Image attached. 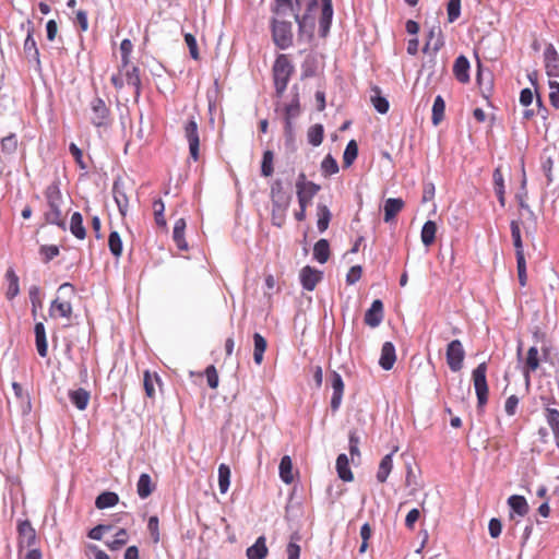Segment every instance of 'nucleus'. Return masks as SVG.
Returning <instances> with one entry per match:
<instances>
[{
  "label": "nucleus",
  "mask_w": 559,
  "mask_h": 559,
  "mask_svg": "<svg viewBox=\"0 0 559 559\" xmlns=\"http://www.w3.org/2000/svg\"><path fill=\"white\" fill-rule=\"evenodd\" d=\"M493 183H495V190L499 198L500 203L504 204V185H503V176L499 169H496L493 171Z\"/></svg>",
  "instance_id": "53"
},
{
  "label": "nucleus",
  "mask_w": 559,
  "mask_h": 559,
  "mask_svg": "<svg viewBox=\"0 0 559 559\" xmlns=\"http://www.w3.org/2000/svg\"><path fill=\"white\" fill-rule=\"evenodd\" d=\"M185 229L186 221L183 218H178L175 222L173 230V239L177 245H187L183 239Z\"/></svg>",
  "instance_id": "51"
},
{
  "label": "nucleus",
  "mask_w": 559,
  "mask_h": 559,
  "mask_svg": "<svg viewBox=\"0 0 559 559\" xmlns=\"http://www.w3.org/2000/svg\"><path fill=\"white\" fill-rule=\"evenodd\" d=\"M267 552L266 539L264 536H260L252 546L247 548L246 555L248 559H264Z\"/></svg>",
  "instance_id": "23"
},
{
  "label": "nucleus",
  "mask_w": 559,
  "mask_h": 559,
  "mask_svg": "<svg viewBox=\"0 0 559 559\" xmlns=\"http://www.w3.org/2000/svg\"><path fill=\"white\" fill-rule=\"evenodd\" d=\"M516 248V269H518V278L519 283L522 287H524L527 283V274H526V257H531L528 251H525V247H515Z\"/></svg>",
  "instance_id": "20"
},
{
  "label": "nucleus",
  "mask_w": 559,
  "mask_h": 559,
  "mask_svg": "<svg viewBox=\"0 0 559 559\" xmlns=\"http://www.w3.org/2000/svg\"><path fill=\"white\" fill-rule=\"evenodd\" d=\"M155 223L158 227L166 228V218L164 215L165 204L162 199H157L152 204Z\"/></svg>",
  "instance_id": "42"
},
{
  "label": "nucleus",
  "mask_w": 559,
  "mask_h": 559,
  "mask_svg": "<svg viewBox=\"0 0 559 559\" xmlns=\"http://www.w3.org/2000/svg\"><path fill=\"white\" fill-rule=\"evenodd\" d=\"M545 418L548 424V426L551 428H558L559 427V411L551 407L545 408Z\"/></svg>",
  "instance_id": "59"
},
{
  "label": "nucleus",
  "mask_w": 559,
  "mask_h": 559,
  "mask_svg": "<svg viewBox=\"0 0 559 559\" xmlns=\"http://www.w3.org/2000/svg\"><path fill=\"white\" fill-rule=\"evenodd\" d=\"M396 360L395 346L392 342H385L381 348L379 365L383 370H391Z\"/></svg>",
  "instance_id": "19"
},
{
  "label": "nucleus",
  "mask_w": 559,
  "mask_h": 559,
  "mask_svg": "<svg viewBox=\"0 0 559 559\" xmlns=\"http://www.w3.org/2000/svg\"><path fill=\"white\" fill-rule=\"evenodd\" d=\"M294 72L295 68L289 57L285 53L278 55L272 68L276 97L283 96Z\"/></svg>",
  "instance_id": "1"
},
{
  "label": "nucleus",
  "mask_w": 559,
  "mask_h": 559,
  "mask_svg": "<svg viewBox=\"0 0 559 559\" xmlns=\"http://www.w3.org/2000/svg\"><path fill=\"white\" fill-rule=\"evenodd\" d=\"M384 318V306L382 300L374 299L370 308L366 311L364 322L370 328L379 326Z\"/></svg>",
  "instance_id": "13"
},
{
  "label": "nucleus",
  "mask_w": 559,
  "mask_h": 559,
  "mask_svg": "<svg viewBox=\"0 0 559 559\" xmlns=\"http://www.w3.org/2000/svg\"><path fill=\"white\" fill-rule=\"evenodd\" d=\"M205 377H206L207 385L211 389H216L218 386V373H217L216 368L213 365L206 367Z\"/></svg>",
  "instance_id": "62"
},
{
  "label": "nucleus",
  "mask_w": 559,
  "mask_h": 559,
  "mask_svg": "<svg viewBox=\"0 0 559 559\" xmlns=\"http://www.w3.org/2000/svg\"><path fill=\"white\" fill-rule=\"evenodd\" d=\"M69 151H70L71 155L74 157L75 163L78 164V166L81 169H86L87 165L85 164V162L83 159V152H82V150L75 143H71L70 146H69Z\"/></svg>",
  "instance_id": "61"
},
{
  "label": "nucleus",
  "mask_w": 559,
  "mask_h": 559,
  "mask_svg": "<svg viewBox=\"0 0 559 559\" xmlns=\"http://www.w3.org/2000/svg\"><path fill=\"white\" fill-rule=\"evenodd\" d=\"M393 454L394 451L384 455L379 464V468L377 472V480L381 484L385 483L392 468H393Z\"/></svg>",
  "instance_id": "28"
},
{
  "label": "nucleus",
  "mask_w": 559,
  "mask_h": 559,
  "mask_svg": "<svg viewBox=\"0 0 559 559\" xmlns=\"http://www.w3.org/2000/svg\"><path fill=\"white\" fill-rule=\"evenodd\" d=\"M299 539L300 537L297 533L290 536V540L286 546L287 559H299L301 551L300 546L297 544Z\"/></svg>",
  "instance_id": "49"
},
{
  "label": "nucleus",
  "mask_w": 559,
  "mask_h": 559,
  "mask_svg": "<svg viewBox=\"0 0 559 559\" xmlns=\"http://www.w3.org/2000/svg\"><path fill=\"white\" fill-rule=\"evenodd\" d=\"M230 485V468L228 465L222 463L218 466V488L221 493H226Z\"/></svg>",
  "instance_id": "35"
},
{
  "label": "nucleus",
  "mask_w": 559,
  "mask_h": 559,
  "mask_svg": "<svg viewBox=\"0 0 559 559\" xmlns=\"http://www.w3.org/2000/svg\"><path fill=\"white\" fill-rule=\"evenodd\" d=\"M307 136L311 145L319 146L322 143L324 136L323 126L320 123L313 124L309 128Z\"/></svg>",
  "instance_id": "39"
},
{
  "label": "nucleus",
  "mask_w": 559,
  "mask_h": 559,
  "mask_svg": "<svg viewBox=\"0 0 559 559\" xmlns=\"http://www.w3.org/2000/svg\"><path fill=\"white\" fill-rule=\"evenodd\" d=\"M332 15H333L332 7H330L329 4L322 5V14H321L320 22H319L322 36H325L330 28Z\"/></svg>",
  "instance_id": "44"
},
{
  "label": "nucleus",
  "mask_w": 559,
  "mask_h": 559,
  "mask_svg": "<svg viewBox=\"0 0 559 559\" xmlns=\"http://www.w3.org/2000/svg\"><path fill=\"white\" fill-rule=\"evenodd\" d=\"M317 215H318V229L320 231H324L328 226H329V223L331 221V212L329 210V207L324 204H318V207H317Z\"/></svg>",
  "instance_id": "43"
},
{
  "label": "nucleus",
  "mask_w": 559,
  "mask_h": 559,
  "mask_svg": "<svg viewBox=\"0 0 559 559\" xmlns=\"http://www.w3.org/2000/svg\"><path fill=\"white\" fill-rule=\"evenodd\" d=\"M323 278V272L310 265H306L300 270L299 280L302 288L312 292L317 284Z\"/></svg>",
  "instance_id": "10"
},
{
  "label": "nucleus",
  "mask_w": 559,
  "mask_h": 559,
  "mask_svg": "<svg viewBox=\"0 0 559 559\" xmlns=\"http://www.w3.org/2000/svg\"><path fill=\"white\" fill-rule=\"evenodd\" d=\"M70 230L80 240L84 239L86 235L85 227L83 226V218L79 212L73 213L71 216Z\"/></svg>",
  "instance_id": "34"
},
{
  "label": "nucleus",
  "mask_w": 559,
  "mask_h": 559,
  "mask_svg": "<svg viewBox=\"0 0 559 559\" xmlns=\"http://www.w3.org/2000/svg\"><path fill=\"white\" fill-rule=\"evenodd\" d=\"M358 155V145L355 140H350L344 151L343 154V165L344 167H349Z\"/></svg>",
  "instance_id": "38"
},
{
  "label": "nucleus",
  "mask_w": 559,
  "mask_h": 559,
  "mask_svg": "<svg viewBox=\"0 0 559 559\" xmlns=\"http://www.w3.org/2000/svg\"><path fill=\"white\" fill-rule=\"evenodd\" d=\"M122 76L126 79L127 85L131 86L134 91L135 98H139L141 94V78H140V69L135 66L128 67L122 71Z\"/></svg>",
  "instance_id": "15"
},
{
  "label": "nucleus",
  "mask_w": 559,
  "mask_h": 559,
  "mask_svg": "<svg viewBox=\"0 0 559 559\" xmlns=\"http://www.w3.org/2000/svg\"><path fill=\"white\" fill-rule=\"evenodd\" d=\"M271 201L272 206L275 209H287L289 207L292 195L284 190L283 183L281 180H276L271 186Z\"/></svg>",
  "instance_id": "11"
},
{
  "label": "nucleus",
  "mask_w": 559,
  "mask_h": 559,
  "mask_svg": "<svg viewBox=\"0 0 559 559\" xmlns=\"http://www.w3.org/2000/svg\"><path fill=\"white\" fill-rule=\"evenodd\" d=\"M19 547H32L36 544L37 535L35 528L28 520L17 523Z\"/></svg>",
  "instance_id": "12"
},
{
  "label": "nucleus",
  "mask_w": 559,
  "mask_h": 559,
  "mask_svg": "<svg viewBox=\"0 0 559 559\" xmlns=\"http://www.w3.org/2000/svg\"><path fill=\"white\" fill-rule=\"evenodd\" d=\"M453 75L460 83L466 84L469 82V61L465 56L461 55L455 59Z\"/></svg>",
  "instance_id": "18"
},
{
  "label": "nucleus",
  "mask_w": 559,
  "mask_h": 559,
  "mask_svg": "<svg viewBox=\"0 0 559 559\" xmlns=\"http://www.w3.org/2000/svg\"><path fill=\"white\" fill-rule=\"evenodd\" d=\"M133 45L130 39L126 38L120 44V52H121V66L120 72H122L128 64L130 63V55L132 52Z\"/></svg>",
  "instance_id": "46"
},
{
  "label": "nucleus",
  "mask_w": 559,
  "mask_h": 559,
  "mask_svg": "<svg viewBox=\"0 0 559 559\" xmlns=\"http://www.w3.org/2000/svg\"><path fill=\"white\" fill-rule=\"evenodd\" d=\"M330 380L331 386L333 389V394L331 397V409L333 412H336L338 411L342 403V397L344 393V381L342 379V376L336 371H333L331 373Z\"/></svg>",
  "instance_id": "14"
},
{
  "label": "nucleus",
  "mask_w": 559,
  "mask_h": 559,
  "mask_svg": "<svg viewBox=\"0 0 559 559\" xmlns=\"http://www.w3.org/2000/svg\"><path fill=\"white\" fill-rule=\"evenodd\" d=\"M321 171L325 177L335 175L338 173V165L336 159L328 154L321 163Z\"/></svg>",
  "instance_id": "45"
},
{
  "label": "nucleus",
  "mask_w": 559,
  "mask_h": 559,
  "mask_svg": "<svg viewBox=\"0 0 559 559\" xmlns=\"http://www.w3.org/2000/svg\"><path fill=\"white\" fill-rule=\"evenodd\" d=\"M185 41L189 48L191 58L194 60H199L200 53H199L198 44H197V39H195L194 35H192L190 33L185 34Z\"/></svg>",
  "instance_id": "58"
},
{
  "label": "nucleus",
  "mask_w": 559,
  "mask_h": 559,
  "mask_svg": "<svg viewBox=\"0 0 559 559\" xmlns=\"http://www.w3.org/2000/svg\"><path fill=\"white\" fill-rule=\"evenodd\" d=\"M437 224L433 221H427L421 228V241L424 245H431L436 238Z\"/></svg>",
  "instance_id": "40"
},
{
  "label": "nucleus",
  "mask_w": 559,
  "mask_h": 559,
  "mask_svg": "<svg viewBox=\"0 0 559 559\" xmlns=\"http://www.w3.org/2000/svg\"><path fill=\"white\" fill-rule=\"evenodd\" d=\"M508 504L512 512L516 513L520 516H525L528 511L530 507L525 499V497L520 495H512L508 498Z\"/></svg>",
  "instance_id": "26"
},
{
  "label": "nucleus",
  "mask_w": 559,
  "mask_h": 559,
  "mask_svg": "<svg viewBox=\"0 0 559 559\" xmlns=\"http://www.w3.org/2000/svg\"><path fill=\"white\" fill-rule=\"evenodd\" d=\"M68 395H69L70 402L79 411L86 409L90 399H91V394L87 390H85L83 388H79L76 390H70Z\"/></svg>",
  "instance_id": "21"
},
{
  "label": "nucleus",
  "mask_w": 559,
  "mask_h": 559,
  "mask_svg": "<svg viewBox=\"0 0 559 559\" xmlns=\"http://www.w3.org/2000/svg\"><path fill=\"white\" fill-rule=\"evenodd\" d=\"M447 12L449 23L456 21L461 14V0H449Z\"/></svg>",
  "instance_id": "52"
},
{
  "label": "nucleus",
  "mask_w": 559,
  "mask_h": 559,
  "mask_svg": "<svg viewBox=\"0 0 559 559\" xmlns=\"http://www.w3.org/2000/svg\"><path fill=\"white\" fill-rule=\"evenodd\" d=\"M119 501V496L114 491H104L96 497L95 507L99 510L115 507Z\"/></svg>",
  "instance_id": "31"
},
{
  "label": "nucleus",
  "mask_w": 559,
  "mask_h": 559,
  "mask_svg": "<svg viewBox=\"0 0 559 559\" xmlns=\"http://www.w3.org/2000/svg\"><path fill=\"white\" fill-rule=\"evenodd\" d=\"M548 86L550 90L549 102L551 106L559 109V82L556 80H549Z\"/></svg>",
  "instance_id": "56"
},
{
  "label": "nucleus",
  "mask_w": 559,
  "mask_h": 559,
  "mask_svg": "<svg viewBox=\"0 0 559 559\" xmlns=\"http://www.w3.org/2000/svg\"><path fill=\"white\" fill-rule=\"evenodd\" d=\"M33 28H29L27 32V36L24 40V55L29 61H35L37 64H39V51L37 48V44L33 36Z\"/></svg>",
  "instance_id": "22"
},
{
  "label": "nucleus",
  "mask_w": 559,
  "mask_h": 559,
  "mask_svg": "<svg viewBox=\"0 0 559 559\" xmlns=\"http://www.w3.org/2000/svg\"><path fill=\"white\" fill-rule=\"evenodd\" d=\"M286 130H290L292 119L296 118L300 114L299 95L296 93L289 104L284 106Z\"/></svg>",
  "instance_id": "30"
},
{
  "label": "nucleus",
  "mask_w": 559,
  "mask_h": 559,
  "mask_svg": "<svg viewBox=\"0 0 559 559\" xmlns=\"http://www.w3.org/2000/svg\"><path fill=\"white\" fill-rule=\"evenodd\" d=\"M321 187L313 182L309 181L306 178L304 173H300L298 179L296 181V193L302 194L308 198H312L320 191Z\"/></svg>",
  "instance_id": "17"
},
{
  "label": "nucleus",
  "mask_w": 559,
  "mask_h": 559,
  "mask_svg": "<svg viewBox=\"0 0 559 559\" xmlns=\"http://www.w3.org/2000/svg\"><path fill=\"white\" fill-rule=\"evenodd\" d=\"M359 441H360V437L357 432L356 429H352L348 433V445H349V453L352 455V457H354L355 455H359L360 452H359Z\"/></svg>",
  "instance_id": "54"
},
{
  "label": "nucleus",
  "mask_w": 559,
  "mask_h": 559,
  "mask_svg": "<svg viewBox=\"0 0 559 559\" xmlns=\"http://www.w3.org/2000/svg\"><path fill=\"white\" fill-rule=\"evenodd\" d=\"M158 524H159V521L156 515H153L148 519L147 530L150 531L152 539L155 544L159 542Z\"/></svg>",
  "instance_id": "63"
},
{
  "label": "nucleus",
  "mask_w": 559,
  "mask_h": 559,
  "mask_svg": "<svg viewBox=\"0 0 559 559\" xmlns=\"http://www.w3.org/2000/svg\"><path fill=\"white\" fill-rule=\"evenodd\" d=\"M111 530H112L111 524H98L95 527H93L92 530H90V532L87 533V536L91 539L100 540L103 538L104 533L109 532Z\"/></svg>",
  "instance_id": "57"
},
{
  "label": "nucleus",
  "mask_w": 559,
  "mask_h": 559,
  "mask_svg": "<svg viewBox=\"0 0 559 559\" xmlns=\"http://www.w3.org/2000/svg\"><path fill=\"white\" fill-rule=\"evenodd\" d=\"M336 471L338 477L343 481H352L354 478V475L352 473V469L349 467V461L346 454L342 453L336 459Z\"/></svg>",
  "instance_id": "29"
},
{
  "label": "nucleus",
  "mask_w": 559,
  "mask_h": 559,
  "mask_svg": "<svg viewBox=\"0 0 559 559\" xmlns=\"http://www.w3.org/2000/svg\"><path fill=\"white\" fill-rule=\"evenodd\" d=\"M91 122L97 127L107 128L111 124L112 118L109 106L99 96L94 97L90 103Z\"/></svg>",
  "instance_id": "4"
},
{
  "label": "nucleus",
  "mask_w": 559,
  "mask_h": 559,
  "mask_svg": "<svg viewBox=\"0 0 559 559\" xmlns=\"http://www.w3.org/2000/svg\"><path fill=\"white\" fill-rule=\"evenodd\" d=\"M362 274V267L361 265H354L349 269V271L346 274V284L347 285H354L356 284Z\"/></svg>",
  "instance_id": "60"
},
{
  "label": "nucleus",
  "mask_w": 559,
  "mask_h": 559,
  "mask_svg": "<svg viewBox=\"0 0 559 559\" xmlns=\"http://www.w3.org/2000/svg\"><path fill=\"white\" fill-rule=\"evenodd\" d=\"M330 258V247H313V259L319 263H325Z\"/></svg>",
  "instance_id": "64"
},
{
  "label": "nucleus",
  "mask_w": 559,
  "mask_h": 559,
  "mask_svg": "<svg viewBox=\"0 0 559 559\" xmlns=\"http://www.w3.org/2000/svg\"><path fill=\"white\" fill-rule=\"evenodd\" d=\"M280 477L283 483L290 484L294 480L293 463L288 455H284L280 462Z\"/></svg>",
  "instance_id": "32"
},
{
  "label": "nucleus",
  "mask_w": 559,
  "mask_h": 559,
  "mask_svg": "<svg viewBox=\"0 0 559 559\" xmlns=\"http://www.w3.org/2000/svg\"><path fill=\"white\" fill-rule=\"evenodd\" d=\"M295 1L297 7H299V0ZM298 11L299 8L295 9L293 0H275V7L273 8L274 17L284 20L286 16H293L297 22L299 29L302 31L306 25V16L300 17Z\"/></svg>",
  "instance_id": "7"
},
{
  "label": "nucleus",
  "mask_w": 559,
  "mask_h": 559,
  "mask_svg": "<svg viewBox=\"0 0 559 559\" xmlns=\"http://www.w3.org/2000/svg\"><path fill=\"white\" fill-rule=\"evenodd\" d=\"M5 280L8 282V289L5 296L9 300L14 299L20 293L19 276L14 269L10 266L5 273Z\"/></svg>",
  "instance_id": "27"
},
{
  "label": "nucleus",
  "mask_w": 559,
  "mask_h": 559,
  "mask_svg": "<svg viewBox=\"0 0 559 559\" xmlns=\"http://www.w3.org/2000/svg\"><path fill=\"white\" fill-rule=\"evenodd\" d=\"M253 344H254V352H253V360L257 365H261L263 361V354L266 349V340L258 332L253 334Z\"/></svg>",
  "instance_id": "33"
},
{
  "label": "nucleus",
  "mask_w": 559,
  "mask_h": 559,
  "mask_svg": "<svg viewBox=\"0 0 559 559\" xmlns=\"http://www.w3.org/2000/svg\"><path fill=\"white\" fill-rule=\"evenodd\" d=\"M155 490V485L148 474L142 473L138 479L136 492L141 499H146Z\"/></svg>",
  "instance_id": "25"
},
{
  "label": "nucleus",
  "mask_w": 559,
  "mask_h": 559,
  "mask_svg": "<svg viewBox=\"0 0 559 559\" xmlns=\"http://www.w3.org/2000/svg\"><path fill=\"white\" fill-rule=\"evenodd\" d=\"M272 38L280 49H286L293 44L292 23L289 21L273 17Z\"/></svg>",
  "instance_id": "5"
},
{
  "label": "nucleus",
  "mask_w": 559,
  "mask_h": 559,
  "mask_svg": "<svg viewBox=\"0 0 559 559\" xmlns=\"http://www.w3.org/2000/svg\"><path fill=\"white\" fill-rule=\"evenodd\" d=\"M404 207V201L401 198H390L384 203V222H391Z\"/></svg>",
  "instance_id": "24"
},
{
  "label": "nucleus",
  "mask_w": 559,
  "mask_h": 559,
  "mask_svg": "<svg viewBox=\"0 0 559 559\" xmlns=\"http://www.w3.org/2000/svg\"><path fill=\"white\" fill-rule=\"evenodd\" d=\"M45 197L49 206L46 212V221L50 224L61 225L63 216L61 211L62 195L60 192L59 183L51 182L45 190Z\"/></svg>",
  "instance_id": "2"
},
{
  "label": "nucleus",
  "mask_w": 559,
  "mask_h": 559,
  "mask_svg": "<svg viewBox=\"0 0 559 559\" xmlns=\"http://www.w3.org/2000/svg\"><path fill=\"white\" fill-rule=\"evenodd\" d=\"M374 95L371 96V103L374 107V109L379 114H386L389 111L390 105L385 97L381 96V92L379 87L373 88Z\"/></svg>",
  "instance_id": "37"
},
{
  "label": "nucleus",
  "mask_w": 559,
  "mask_h": 559,
  "mask_svg": "<svg viewBox=\"0 0 559 559\" xmlns=\"http://www.w3.org/2000/svg\"><path fill=\"white\" fill-rule=\"evenodd\" d=\"M50 314L55 311L59 313L62 318H70L72 314V306L69 301H59V299H55L50 305Z\"/></svg>",
  "instance_id": "41"
},
{
  "label": "nucleus",
  "mask_w": 559,
  "mask_h": 559,
  "mask_svg": "<svg viewBox=\"0 0 559 559\" xmlns=\"http://www.w3.org/2000/svg\"><path fill=\"white\" fill-rule=\"evenodd\" d=\"M185 138L189 143L190 157L197 162L200 157V134L199 123L194 116H191L183 124Z\"/></svg>",
  "instance_id": "6"
},
{
  "label": "nucleus",
  "mask_w": 559,
  "mask_h": 559,
  "mask_svg": "<svg viewBox=\"0 0 559 559\" xmlns=\"http://www.w3.org/2000/svg\"><path fill=\"white\" fill-rule=\"evenodd\" d=\"M1 148L4 153L12 154L17 148V139L15 134L4 136L1 141Z\"/></svg>",
  "instance_id": "55"
},
{
  "label": "nucleus",
  "mask_w": 559,
  "mask_h": 559,
  "mask_svg": "<svg viewBox=\"0 0 559 559\" xmlns=\"http://www.w3.org/2000/svg\"><path fill=\"white\" fill-rule=\"evenodd\" d=\"M445 103L442 96L438 95L435 98L432 105V116L431 120L435 126H438L444 118Z\"/></svg>",
  "instance_id": "36"
},
{
  "label": "nucleus",
  "mask_w": 559,
  "mask_h": 559,
  "mask_svg": "<svg viewBox=\"0 0 559 559\" xmlns=\"http://www.w3.org/2000/svg\"><path fill=\"white\" fill-rule=\"evenodd\" d=\"M540 357L538 355V348L536 346H532L527 350V356L525 359V366H524V378L526 385H530V373L535 372L539 368L540 364Z\"/></svg>",
  "instance_id": "16"
},
{
  "label": "nucleus",
  "mask_w": 559,
  "mask_h": 559,
  "mask_svg": "<svg viewBox=\"0 0 559 559\" xmlns=\"http://www.w3.org/2000/svg\"><path fill=\"white\" fill-rule=\"evenodd\" d=\"M274 154L272 151L267 150L263 153L262 163H261V174L264 177H270L274 173L273 167Z\"/></svg>",
  "instance_id": "47"
},
{
  "label": "nucleus",
  "mask_w": 559,
  "mask_h": 559,
  "mask_svg": "<svg viewBox=\"0 0 559 559\" xmlns=\"http://www.w3.org/2000/svg\"><path fill=\"white\" fill-rule=\"evenodd\" d=\"M445 358L451 371L457 372L463 368L465 349L460 340H453L448 344Z\"/></svg>",
  "instance_id": "8"
},
{
  "label": "nucleus",
  "mask_w": 559,
  "mask_h": 559,
  "mask_svg": "<svg viewBox=\"0 0 559 559\" xmlns=\"http://www.w3.org/2000/svg\"><path fill=\"white\" fill-rule=\"evenodd\" d=\"M28 296L32 304V313L33 316H36L37 309H40L43 307L39 286H31L28 290Z\"/></svg>",
  "instance_id": "50"
},
{
  "label": "nucleus",
  "mask_w": 559,
  "mask_h": 559,
  "mask_svg": "<svg viewBox=\"0 0 559 559\" xmlns=\"http://www.w3.org/2000/svg\"><path fill=\"white\" fill-rule=\"evenodd\" d=\"M546 73L550 79L559 78V58L555 51L546 56Z\"/></svg>",
  "instance_id": "48"
},
{
  "label": "nucleus",
  "mask_w": 559,
  "mask_h": 559,
  "mask_svg": "<svg viewBox=\"0 0 559 559\" xmlns=\"http://www.w3.org/2000/svg\"><path fill=\"white\" fill-rule=\"evenodd\" d=\"M487 364L480 362L472 372L477 396V409L483 411L488 402V383L486 378Z\"/></svg>",
  "instance_id": "3"
},
{
  "label": "nucleus",
  "mask_w": 559,
  "mask_h": 559,
  "mask_svg": "<svg viewBox=\"0 0 559 559\" xmlns=\"http://www.w3.org/2000/svg\"><path fill=\"white\" fill-rule=\"evenodd\" d=\"M132 192V186L124 180L117 179L112 186L114 199L122 215H126L129 209V197Z\"/></svg>",
  "instance_id": "9"
}]
</instances>
